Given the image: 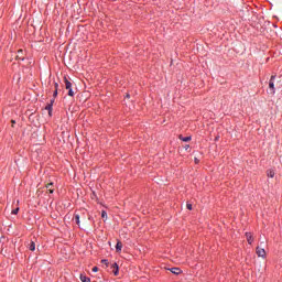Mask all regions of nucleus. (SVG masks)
Returning a JSON list of instances; mask_svg holds the SVG:
<instances>
[{
  "instance_id": "obj_10",
  "label": "nucleus",
  "mask_w": 282,
  "mask_h": 282,
  "mask_svg": "<svg viewBox=\"0 0 282 282\" xmlns=\"http://www.w3.org/2000/svg\"><path fill=\"white\" fill-rule=\"evenodd\" d=\"M79 279H80L82 282H91V279H89V278H87L86 275H83V274L80 275Z\"/></svg>"
},
{
  "instance_id": "obj_6",
  "label": "nucleus",
  "mask_w": 282,
  "mask_h": 282,
  "mask_svg": "<svg viewBox=\"0 0 282 282\" xmlns=\"http://www.w3.org/2000/svg\"><path fill=\"white\" fill-rule=\"evenodd\" d=\"M29 250H31L32 252H34L36 250V243L34 242V240L30 241Z\"/></svg>"
},
{
  "instance_id": "obj_3",
  "label": "nucleus",
  "mask_w": 282,
  "mask_h": 282,
  "mask_svg": "<svg viewBox=\"0 0 282 282\" xmlns=\"http://www.w3.org/2000/svg\"><path fill=\"white\" fill-rule=\"evenodd\" d=\"M256 253L258 254V257H265V249L261 248V247H257L256 249Z\"/></svg>"
},
{
  "instance_id": "obj_2",
  "label": "nucleus",
  "mask_w": 282,
  "mask_h": 282,
  "mask_svg": "<svg viewBox=\"0 0 282 282\" xmlns=\"http://www.w3.org/2000/svg\"><path fill=\"white\" fill-rule=\"evenodd\" d=\"M65 89L68 90V96L74 97V90H72V82L67 80V77H64Z\"/></svg>"
},
{
  "instance_id": "obj_9",
  "label": "nucleus",
  "mask_w": 282,
  "mask_h": 282,
  "mask_svg": "<svg viewBox=\"0 0 282 282\" xmlns=\"http://www.w3.org/2000/svg\"><path fill=\"white\" fill-rule=\"evenodd\" d=\"M116 251L117 252H122V243L120 241H118L117 245H116Z\"/></svg>"
},
{
  "instance_id": "obj_11",
  "label": "nucleus",
  "mask_w": 282,
  "mask_h": 282,
  "mask_svg": "<svg viewBox=\"0 0 282 282\" xmlns=\"http://www.w3.org/2000/svg\"><path fill=\"white\" fill-rule=\"evenodd\" d=\"M18 54H19V55H17V59H18V61H23L24 57L21 56V54H23V51H22V50L18 51Z\"/></svg>"
},
{
  "instance_id": "obj_20",
  "label": "nucleus",
  "mask_w": 282,
  "mask_h": 282,
  "mask_svg": "<svg viewBox=\"0 0 282 282\" xmlns=\"http://www.w3.org/2000/svg\"><path fill=\"white\" fill-rule=\"evenodd\" d=\"M101 263H105V265H109V262L107 260H101Z\"/></svg>"
},
{
  "instance_id": "obj_16",
  "label": "nucleus",
  "mask_w": 282,
  "mask_h": 282,
  "mask_svg": "<svg viewBox=\"0 0 282 282\" xmlns=\"http://www.w3.org/2000/svg\"><path fill=\"white\" fill-rule=\"evenodd\" d=\"M186 208H187V210H193V204L187 203V204H186Z\"/></svg>"
},
{
  "instance_id": "obj_17",
  "label": "nucleus",
  "mask_w": 282,
  "mask_h": 282,
  "mask_svg": "<svg viewBox=\"0 0 282 282\" xmlns=\"http://www.w3.org/2000/svg\"><path fill=\"white\" fill-rule=\"evenodd\" d=\"M11 214H12V215H19V207H17L15 209H13V210L11 212Z\"/></svg>"
},
{
  "instance_id": "obj_24",
  "label": "nucleus",
  "mask_w": 282,
  "mask_h": 282,
  "mask_svg": "<svg viewBox=\"0 0 282 282\" xmlns=\"http://www.w3.org/2000/svg\"><path fill=\"white\" fill-rule=\"evenodd\" d=\"M195 164H199V160L198 159H195Z\"/></svg>"
},
{
  "instance_id": "obj_19",
  "label": "nucleus",
  "mask_w": 282,
  "mask_h": 282,
  "mask_svg": "<svg viewBox=\"0 0 282 282\" xmlns=\"http://www.w3.org/2000/svg\"><path fill=\"white\" fill-rule=\"evenodd\" d=\"M58 96V90H55L53 97L56 98Z\"/></svg>"
},
{
  "instance_id": "obj_4",
  "label": "nucleus",
  "mask_w": 282,
  "mask_h": 282,
  "mask_svg": "<svg viewBox=\"0 0 282 282\" xmlns=\"http://www.w3.org/2000/svg\"><path fill=\"white\" fill-rule=\"evenodd\" d=\"M46 191H48V193H54V183H48L45 185Z\"/></svg>"
},
{
  "instance_id": "obj_8",
  "label": "nucleus",
  "mask_w": 282,
  "mask_h": 282,
  "mask_svg": "<svg viewBox=\"0 0 282 282\" xmlns=\"http://www.w3.org/2000/svg\"><path fill=\"white\" fill-rule=\"evenodd\" d=\"M170 272H172V274H182V269H180V268H172V269H170Z\"/></svg>"
},
{
  "instance_id": "obj_7",
  "label": "nucleus",
  "mask_w": 282,
  "mask_h": 282,
  "mask_svg": "<svg viewBox=\"0 0 282 282\" xmlns=\"http://www.w3.org/2000/svg\"><path fill=\"white\" fill-rule=\"evenodd\" d=\"M111 269H112L115 276H118V271H119L118 263H112Z\"/></svg>"
},
{
  "instance_id": "obj_21",
  "label": "nucleus",
  "mask_w": 282,
  "mask_h": 282,
  "mask_svg": "<svg viewBox=\"0 0 282 282\" xmlns=\"http://www.w3.org/2000/svg\"><path fill=\"white\" fill-rule=\"evenodd\" d=\"M93 272H98V267H94Z\"/></svg>"
},
{
  "instance_id": "obj_18",
  "label": "nucleus",
  "mask_w": 282,
  "mask_h": 282,
  "mask_svg": "<svg viewBox=\"0 0 282 282\" xmlns=\"http://www.w3.org/2000/svg\"><path fill=\"white\" fill-rule=\"evenodd\" d=\"M101 218L107 219V212H105V210L101 212Z\"/></svg>"
},
{
  "instance_id": "obj_25",
  "label": "nucleus",
  "mask_w": 282,
  "mask_h": 282,
  "mask_svg": "<svg viewBox=\"0 0 282 282\" xmlns=\"http://www.w3.org/2000/svg\"><path fill=\"white\" fill-rule=\"evenodd\" d=\"M126 98H131V95L127 94V95H126Z\"/></svg>"
},
{
  "instance_id": "obj_15",
  "label": "nucleus",
  "mask_w": 282,
  "mask_h": 282,
  "mask_svg": "<svg viewBox=\"0 0 282 282\" xmlns=\"http://www.w3.org/2000/svg\"><path fill=\"white\" fill-rule=\"evenodd\" d=\"M75 221L77 226H80V216L78 214L75 215Z\"/></svg>"
},
{
  "instance_id": "obj_26",
  "label": "nucleus",
  "mask_w": 282,
  "mask_h": 282,
  "mask_svg": "<svg viewBox=\"0 0 282 282\" xmlns=\"http://www.w3.org/2000/svg\"><path fill=\"white\" fill-rule=\"evenodd\" d=\"M185 149H188V145H185Z\"/></svg>"
},
{
  "instance_id": "obj_23",
  "label": "nucleus",
  "mask_w": 282,
  "mask_h": 282,
  "mask_svg": "<svg viewBox=\"0 0 282 282\" xmlns=\"http://www.w3.org/2000/svg\"><path fill=\"white\" fill-rule=\"evenodd\" d=\"M50 105H52V107L54 106V99L51 100Z\"/></svg>"
},
{
  "instance_id": "obj_13",
  "label": "nucleus",
  "mask_w": 282,
  "mask_h": 282,
  "mask_svg": "<svg viewBox=\"0 0 282 282\" xmlns=\"http://www.w3.org/2000/svg\"><path fill=\"white\" fill-rule=\"evenodd\" d=\"M267 175H268V177H274V175H275L274 170H269L267 172Z\"/></svg>"
},
{
  "instance_id": "obj_22",
  "label": "nucleus",
  "mask_w": 282,
  "mask_h": 282,
  "mask_svg": "<svg viewBox=\"0 0 282 282\" xmlns=\"http://www.w3.org/2000/svg\"><path fill=\"white\" fill-rule=\"evenodd\" d=\"M55 90L58 91V83H55Z\"/></svg>"
},
{
  "instance_id": "obj_1",
  "label": "nucleus",
  "mask_w": 282,
  "mask_h": 282,
  "mask_svg": "<svg viewBox=\"0 0 282 282\" xmlns=\"http://www.w3.org/2000/svg\"><path fill=\"white\" fill-rule=\"evenodd\" d=\"M274 78H276V75H272L270 80H269V94H271V96H274V94H275Z\"/></svg>"
},
{
  "instance_id": "obj_5",
  "label": "nucleus",
  "mask_w": 282,
  "mask_h": 282,
  "mask_svg": "<svg viewBox=\"0 0 282 282\" xmlns=\"http://www.w3.org/2000/svg\"><path fill=\"white\" fill-rule=\"evenodd\" d=\"M246 239H247L248 243H250V245H252V241H254V238H252L251 232H246Z\"/></svg>"
},
{
  "instance_id": "obj_27",
  "label": "nucleus",
  "mask_w": 282,
  "mask_h": 282,
  "mask_svg": "<svg viewBox=\"0 0 282 282\" xmlns=\"http://www.w3.org/2000/svg\"><path fill=\"white\" fill-rule=\"evenodd\" d=\"M12 124H14V120H12Z\"/></svg>"
},
{
  "instance_id": "obj_12",
  "label": "nucleus",
  "mask_w": 282,
  "mask_h": 282,
  "mask_svg": "<svg viewBox=\"0 0 282 282\" xmlns=\"http://www.w3.org/2000/svg\"><path fill=\"white\" fill-rule=\"evenodd\" d=\"M46 111H48V116H52V104H48L46 107H45Z\"/></svg>"
},
{
  "instance_id": "obj_14",
  "label": "nucleus",
  "mask_w": 282,
  "mask_h": 282,
  "mask_svg": "<svg viewBox=\"0 0 282 282\" xmlns=\"http://www.w3.org/2000/svg\"><path fill=\"white\" fill-rule=\"evenodd\" d=\"M183 142H191V137H180Z\"/></svg>"
}]
</instances>
